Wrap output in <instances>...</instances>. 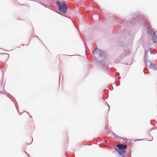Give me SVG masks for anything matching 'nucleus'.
<instances>
[{
  "mask_svg": "<svg viewBox=\"0 0 157 157\" xmlns=\"http://www.w3.org/2000/svg\"><path fill=\"white\" fill-rule=\"evenodd\" d=\"M117 147V148L115 149V150L117 151L120 155H122L123 154L126 153V150L127 147L126 145L120 144H118Z\"/></svg>",
  "mask_w": 157,
  "mask_h": 157,
  "instance_id": "nucleus-1",
  "label": "nucleus"
},
{
  "mask_svg": "<svg viewBox=\"0 0 157 157\" xmlns=\"http://www.w3.org/2000/svg\"><path fill=\"white\" fill-rule=\"evenodd\" d=\"M58 6L59 9L61 12L65 13L67 11V7L64 2H61L60 1L56 2Z\"/></svg>",
  "mask_w": 157,
  "mask_h": 157,
  "instance_id": "nucleus-2",
  "label": "nucleus"
},
{
  "mask_svg": "<svg viewBox=\"0 0 157 157\" xmlns=\"http://www.w3.org/2000/svg\"><path fill=\"white\" fill-rule=\"evenodd\" d=\"M140 23H144V25L146 26V29L147 28V23H145L142 18L139 17V18H136L135 19H134L131 22V24L132 25H135V24H139Z\"/></svg>",
  "mask_w": 157,
  "mask_h": 157,
  "instance_id": "nucleus-3",
  "label": "nucleus"
},
{
  "mask_svg": "<svg viewBox=\"0 0 157 157\" xmlns=\"http://www.w3.org/2000/svg\"><path fill=\"white\" fill-rule=\"evenodd\" d=\"M148 33H150V35L152 36V40H155L157 39V35H156L155 32L153 30H149Z\"/></svg>",
  "mask_w": 157,
  "mask_h": 157,
  "instance_id": "nucleus-4",
  "label": "nucleus"
}]
</instances>
